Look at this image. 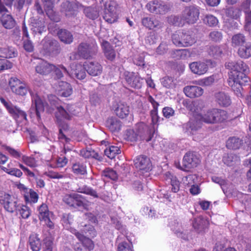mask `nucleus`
I'll list each match as a JSON object with an SVG mask.
<instances>
[{
    "instance_id": "obj_1",
    "label": "nucleus",
    "mask_w": 251,
    "mask_h": 251,
    "mask_svg": "<svg viewBox=\"0 0 251 251\" xmlns=\"http://www.w3.org/2000/svg\"><path fill=\"white\" fill-rule=\"evenodd\" d=\"M226 69L230 70L228 73V85L233 88H237L246 85L250 82V78L247 76L249 72L248 66L243 61L239 60L237 61H230L225 64Z\"/></svg>"
},
{
    "instance_id": "obj_2",
    "label": "nucleus",
    "mask_w": 251,
    "mask_h": 251,
    "mask_svg": "<svg viewBox=\"0 0 251 251\" xmlns=\"http://www.w3.org/2000/svg\"><path fill=\"white\" fill-rule=\"evenodd\" d=\"M16 94L21 96H25L28 92L32 98V106H34L36 116L38 119L40 118V113L44 111V105L39 97L36 94H34L32 91H30L27 84L25 83H21V84L19 85L16 89L12 90Z\"/></svg>"
},
{
    "instance_id": "obj_3",
    "label": "nucleus",
    "mask_w": 251,
    "mask_h": 251,
    "mask_svg": "<svg viewBox=\"0 0 251 251\" xmlns=\"http://www.w3.org/2000/svg\"><path fill=\"white\" fill-rule=\"evenodd\" d=\"M97 51V46L86 42H81L77 47V52L70 54L71 60H78L80 58L89 59L94 55Z\"/></svg>"
},
{
    "instance_id": "obj_4",
    "label": "nucleus",
    "mask_w": 251,
    "mask_h": 251,
    "mask_svg": "<svg viewBox=\"0 0 251 251\" xmlns=\"http://www.w3.org/2000/svg\"><path fill=\"white\" fill-rule=\"evenodd\" d=\"M0 203L10 213L17 211L19 207L17 199L3 191L0 192Z\"/></svg>"
},
{
    "instance_id": "obj_5",
    "label": "nucleus",
    "mask_w": 251,
    "mask_h": 251,
    "mask_svg": "<svg viewBox=\"0 0 251 251\" xmlns=\"http://www.w3.org/2000/svg\"><path fill=\"white\" fill-rule=\"evenodd\" d=\"M146 7L152 13L164 15L170 11L171 6L165 1L154 0L149 2L146 4Z\"/></svg>"
},
{
    "instance_id": "obj_6",
    "label": "nucleus",
    "mask_w": 251,
    "mask_h": 251,
    "mask_svg": "<svg viewBox=\"0 0 251 251\" xmlns=\"http://www.w3.org/2000/svg\"><path fill=\"white\" fill-rule=\"evenodd\" d=\"M201 160L199 156L194 152H188L184 156L182 165L179 168L185 171H189L190 169L196 168L200 164Z\"/></svg>"
},
{
    "instance_id": "obj_7",
    "label": "nucleus",
    "mask_w": 251,
    "mask_h": 251,
    "mask_svg": "<svg viewBox=\"0 0 251 251\" xmlns=\"http://www.w3.org/2000/svg\"><path fill=\"white\" fill-rule=\"evenodd\" d=\"M173 43L179 47H188L192 46L195 40L191 36L186 32H176L172 36Z\"/></svg>"
},
{
    "instance_id": "obj_8",
    "label": "nucleus",
    "mask_w": 251,
    "mask_h": 251,
    "mask_svg": "<svg viewBox=\"0 0 251 251\" xmlns=\"http://www.w3.org/2000/svg\"><path fill=\"white\" fill-rule=\"evenodd\" d=\"M42 49L45 53L56 55L60 53L61 48L59 43L55 40L45 37L41 42Z\"/></svg>"
},
{
    "instance_id": "obj_9",
    "label": "nucleus",
    "mask_w": 251,
    "mask_h": 251,
    "mask_svg": "<svg viewBox=\"0 0 251 251\" xmlns=\"http://www.w3.org/2000/svg\"><path fill=\"white\" fill-rule=\"evenodd\" d=\"M200 10L198 6L190 5L185 8L182 13L181 19L189 24H193L198 21Z\"/></svg>"
},
{
    "instance_id": "obj_10",
    "label": "nucleus",
    "mask_w": 251,
    "mask_h": 251,
    "mask_svg": "<svg viewBox=\"0 0 251 251\" xmlns=\"http://www.w3.org/2000/svg\"><path fill=\"white\" fill-rule=\"evenodd\" d=\"M135 130L139 137L149 142L155 133V127L153 126H149L144 123H140L136 125Z\"/></svg>"
},
{
    "instance_id": "obj_11",
    "label": "nucleus",
    "mask_w": 251,
    "mask_h": 251,
    "mask_svg": "<svg viewBox=\"0 0 251 251\" xmlns=\"http://www.w3.org/2000/svg\"><path fill=\"white\" fill-rule=\"evenodd\" d=\"M117 3L112 0L107 1L105 4L103 19L109 23L115 22L117 18Z\"/></svg>"
},
{
    "instance_id": "obj_12",
    "label": "nucleus",
    "mask_w": 251,
    "mask_h": 251,
    "mask_svg": "<svg viewBox=\"0 0 251 251\" xmlns=\"http://www.w3.org/2000/svg\"><path fill=\"white\" fill-rule=\"evenodd\" d=\"M63 200L69 206L75 208L82 207L85 208L87 206L84 198L78 194L66 195L64 197Z\"/></svg>"
},
{
    "instance_id": "obj_13",
    "label": "nucleus",
    "mask_w": 251,
    "mask_h": 251,
    "mask_svg": "<svg viewBox=\"0 0 251 251\" xmlns=\"http://www.w3.org/2000/svg\"><path fill=\"white\" fill-rule=\"evenodd\" d=\"M0 100L14 119L17 120L20 119V121H26V114L24 111L17 107L10 105L3 98H0Z\"/></svg>"
},
{
    "instance_id": "obj_14",
    "label": "nucleus",
    "mask_w": 251,
    "mask_h": 251,
    "mask_svg": "<svg viewBox=\"0 0 251 251\" xmlns=\"http://www.w3.org/2000/svg\"><path fill=\"white\" fill-rule=\"evenodd\" d=\"M134 166L141 172H148L151 170V164L149 158L145 155L137 156L134 160Z\"/></svg>"
},
{
    "instance_id": "obj_15",
    "label": "nucleus",
    "mask_w": 251,
    "mask_h": 251,
    "mask_svg": "<svg viewBox=\"0 0 251 251\" xmlns=\"http://www.w3.org/2000/svg\"><path fill=\"white\" fill-rule=\"evenodd\" d=\"M124 77L130 87L140 89L142 85V78L133 72H126L124 73Z\"/></svg>"
},
{
    "instance_id": "obj_16",
    "label": "nucleus",
    "mask_w": 251,
    "mask_h": 251,
    "mask_svg": "<svg viewBox=\"0 0 251 251\" xmlns=\"http://www.w3.org/2000/svg\"><path fill=\"white\" fill-rule=\"evenodd\" d=\"M57 110L55 114L56 120L57 117L60 119L63 118L67 120H71L74 112L72 105L67 104L65 107L60 106L57 107Z\"/></svg>"
},
{
    "instance_id": "obj_17",
    "label": "nucleus",
    "mask_w": 251,
    "mask_h": 251,
    "mask_svg": "<svg viewBox=\"0 0 251 251\" xmlns=\"http://www.w3.org/2000/svg\"><path fill=\"white\" fill-rule=\"evenodd\" d=\"M55 69V66L44 60H40L35 67L36 72L43 75L50 74Z\"/></svg>"
},
{
    "instance_id": "obj_18",
    "label": "nucleus",
    "mask_w": 251,
    "mask_h": 251,
    "mask_svg": "<svg viewBox=\"0 0 251 251\" xmlns=\"http://www.w3.org/2000/svg\"><path fill=\"white\" fill-rule=\"evenodd\" d=\"M87 73L91 75L97 76L102 73V68L97 62H90L84 65Z\"/></svg>"
},
{
    "instance_id": "obj_19",
    "label": "nucleus",
    "mask_w": 251,
    "mask_h": 251,
    "mask_svg": "<svg viewBox=\"0 0 251 251\" xmlns=\"http://www.w3.org/2000/svg\"><path fill=\"white\" fill-rule=\"evenodd\" d=\"M71 232L73 234L75 235L76 238L82 243L83 245L89 251H92L94 249L95 247L94 243L89 238L86 237L75 229H72Z\"/></svg>"
},
{
    "instance_id": "obj_20",
    "label": "nucleus",
    "mask_w": 251,
    "mask_h": 251,
    "mask_svg": "<svg viewBox=\"0 0 251 251\" xmlns=\"http://www.w3.org/2000/svg\"><path fill=\"white\" fill-rule=\"evenodd\" d=\"M191 71L197 75H202L206 73L208 70L207 65L203 62H194L189 64Z\"/></svg>"
},
{
    "instance_id": "obj_21",
    "label": "nucleus",
    "mask_w": 251,
    "mask_h": 251,
    "mask_svg": "<svg viewBox=\"0 0 251 251\" xmlns=\"http://www.w3.org/2000/svg\"><path fill=\"white\" fill-rule=\"evenodd\" d=\"M30 29L34 34H39L45 31V22L39 19H31Z\"/></svg>"
},
{
    "instance_id": "obj_22",
    "label": "nucleus",
    "mask_w": 251,
    "mask_h": 251,
    "mask_svg": "<svg viewBox=\"0 0 251 251\" xmlns=\"http://www.w3.org/2000/svg\"><path fill=\"white\" fill-rule=\"evenodd\" d=\"M57 124L59 126V133L58 138L60 140H64L66 143H69L71 141V139L67 137L63 133V131H68L69 129V125L67 123L63 121L57 117Z\"/></svg>"
},
{
    "instance_id": "obj_23",
    "label": "nucleus",
    "mask_w": 251,
    "mask_h": 251,
    "mask_svg": "<svg viewBox=\"0 0 251 251\" xmlns=\"http://www.w3.org/2000/svg\"><path fill=\"white\" fill-rule=\"evenodd\" d=\"M115 113L121 118H126L129 113V108L124 102L120 101L115 105Z\"/></svg>"
},
{
    "instance_id": "obj_24",
    "label": "nucleus",
    "mask_w": 251,
    "mask_h": 251,
    "mask_svg": "<svg viewBox=\"0 0 251 251\" xmlns=\"http://www.w3.org/2000/svg\"><path fill=\"white\" fill-rule=\"evenodd\" d=\"M183 91L187 97L191 98L200 97L203 93V90L197 86H186Z\"/></svg>"
},
{
    "instance_id": "obj_25",
    "label": "nucleus",
    "mask_w": 251,
    "mask_h": 251,
    "mask_svg": "<svg viewBox=\"0 0 251 251\" xmlns=\"http://www.w3.org/2000/svg\"><path fill=\"white\" fill-rule=\"evenodd\" d=\"M0 24L6 29H12L16 25V22L10 14H2L0 17Z\"/></svg>"
},
{
    "instance_id": "obj_26",
    "label": "nucleus",
    "mask_w": 251,
    "mask_h": 251,
    "mask_svg": "<svg viewBox=\"0 0 251 251\" xmlns=\"http://www.w3.org/2000/svg\"><path fill=\"white\" fill-rule=\"evenodd\" d=\"M142 25L149 29L160 28L162 26V23L159 21L150 17H145L142 20Z\"/></svg>"
},
{
    "instance_id": "obj_27",
    "label": "nucleus",
    "mask_w": 251,
    "mask_h": 251,
    "mask_svg": "<svg viewBox=\"0 0 251 251\" xmlns=\"http://www.w3.org/2000/svg\"><path fill=\"white\" fill-rule=\"evenodd\" d=\"M102 45L105 57L110 61H113L116 56L115 50L107 41H103Z\"/></svg>"
},
{
    "instance_id": "obj_28",
    "label": "nucleus",
    "mask_w": 251,
    "mask_h": 251,
    "mask_svg": "<svg viewBox=\"0 0 251 251\" xmlns=\"http://www.w3.org/2000/svg\"><path fill=\"white\" fill-rule=\"evenodd\" d=\"M216 101L218 104L223 106H227L230 105L231 100L229 96L223 92H219L215 94Z\"/></svg>"
},
{
    "instance_id": "obj_29",
    "label": "nucleus",
    "mask_w": 251,
    "mask_h": 251,
    "mask_svg": "<svg viewBox=\"0 0 251 251\" xmlns=\"http://www.w3.org/2000/svg\"><path fill=\"white\" fill-rule=\"evenodd\" d=\"M57 34L60 41L65 44H70L73 41V35L71 32L66 29H60L58 31Z\"/></svg>"
},
{
    "instance_id": "obj_30",
    "label": "nucleus",
    "mask_w": 251,
    "mask_h": 251,
    "mask_svg": "<svg viewBox=\"0 0 251 251\" xmlns=\"http://www.w3.org/2000/svg\"><path fill=\"white\" fill-rule=\"evenodd\" d=\"M208 225V222L201 216L195 218L192 222L194 228L198 232L202 231Z\"/></svg>"
},
{
    "instance_id": "obj_31",
    "label": "nucleus",
    "mask_w": 251,
    "mask_h": 251,
    "mask_svg": "<svg viewBox=\"0 0 251 251\" xmlns=\"http://www.w3.org/2000/svg\"><path fill=\"white\" fill-rule=\"evenodd\" d=\"M106 126L112 132H118L121 128V121L116 118H110L106 121Z\"/></svg>"
},
{
    "instance_id": "obj_32",
    "label": "nucleus",
    "mask_w": 251,
    "mask_h": 251,
    "mask_svg": "<svg viewBox=\"0 0 251 251\" xmlns=\"http://www.w3.org/2000/svg\"><path fill=\"white\" fill-rule=\"evenodd\" d=\"M215 108L208 110L202 115H201L200 120L207 124H215Z\"/></svg>"
},
{
    "instance_id": "obj_33",
    "label": "nucleus",
    "mask_w": 251,
    "mask_h": 251,
    "mask_svg": "<svg viewBox=\"0 0 251 251\" xmlns=\"http://www.w3.org/2000/svg\"><path fill=\"white\" fill-rule=\"evenodd\" d=\"M165 179L170 180L172 186L171 190L174 193H177L179 190L180 183L176 176H173L171 173L168 172L165 174Z\"/></svg>"
},
{
    "instance_id": "obj_34",
    "label": "nucleus",
    "mask_w": 251,
    "mask_h": 251,
    "mask_svg": "<svg viewBox=\"0 0 251 251\" xmlns=\"http://www.w3.org/2000/svg\"><path fill=\"white\" fill-rule=\"evenodd\" d=\"M30 249L32 251H40L41 248V242L36 234L30 235L28 240Z\"/></svg>"
},
{
    "instance_id": "obj_35",
    "label": "nucleus",
    "mask_w": 251,
    "mask_h": 251,
    "mask_svg": "<svg viewBox=\"0 0 251 251\" xmlns=\"http://www.w3.org/2000/svg\"><path fill=\"white\" fill-rule=\"evenodd\" d=\"M243 144V141L237 137H229L226 142V147L230 150L239 149Z\"/></svg>"
},
{
    "instance_id": "obj_36",
    "label": "nucleus",
    "mask_w": 251,
    "mask_h": 251,
    "mask_svg": "<svg viewBox=\"0 0 251 251\" xmlns=\"http://www.w3.org/2000/svg\"><path fill=\"white\" fill-rule=\"evenodd\" d=\"M86 69L85 66L83 67L81 65L76 66V68L70 73V76L72 77H75L78 79L82 80L86 77Z\"/></svg>"
},
{
    "instance_id": "obj_37",
    "label": "nucleus",
    "mask_w": 251,
    "mask_h": 251,
    "mask_svg": "<svg viewBox=\"0 0 251 251\" xmlns=\"http://www.w3.org/2000/svg\"><path fill=\"white\" fill-rule=\"evenodd\" d=\"M224 163L228 166H232L238 164L240 162V158L233 153L227 154L223 157Z\"/></svg>"
},
{
    "instance_id": "obj_38",
    "label": "nucleus",
    "mask_w": 251,
    "mask_h": 251,
    "mask_svg": "<svg viewBox=\"0 0 251 251\" xmlns=\"http://www.w3.org/2000/svg\"><path fill=\"white\" fill-rule=\"evenodd\" d=\"M17 52L15 50L10 47L0 48V56L5 58H10L17 56Z\"/></svg>"
},
{
    "instance_id": "obj_39",
    "label": "nucleus",
    "mask_w": 251,
    "mask_h": 251,
    "mask_svg": "<svg viewBox=\"0 0 251 251\" xmlns=\"http://www.w3.org/2000/svg\"><path fill=\"white\" fill-rule=\"evenodd\" d=\"M72 171L76 175H85L87 174L86 165L80 162H76L73 164Z\"/></svg>"
},
{
    "instance_id": "obj_40",
    "label": "nucleus",
    "mask_w": 251,
    "mask_h": 251,
    "mask_svg": "<svg viewBox=\"0 0 251 251\" xmlns=\"http://www.w3.org/2000/svg\"><path fill=\"white\" fill-rule=\"evenodd\" d=\"M215 124L225 122L228 119L226 111L218 108H215Z\"/></svg>"
},
{
    "instance_id": "obj_41",
    "label": "nucleus",
    "mask_w": 251,
    "mask_h": 251,
    "mask_svg": "<svg viewBox=\"0 0 251 251\" xmlns=\"http://www.w3.org/2000/svg\"><path fill=\"white\" fill-rule=\"evenodd\" d=\"M60 94L62 96L67 97L72 93V88L71 85L67 82L62 81L59 85Z\"/></svg>"
},
{
    "instance_id": "obj_42",
    "label": "nucleus",
    "mask_w": 251,
    "mask_h": 251,
    "mask_svg": "<svg viewBox=\"0 0 251 251\" xmlns=\"http://www.w3.org/2000/svg\"><path fill=\"white\" fill-rule=\"evenodd\" d=\"M246 37L243 34L238 33L234 35L231 39V44L233 47L242 46L246 43Z\"/></svg>"
},
{
    "instance_id": "obj_43",
    "label": "nucleus",
    "mask_w": 251,
    "mask_h": 251,
    "mask_svg": "<svg viewBox=\"0 0 251 251\" xmlns=\"http://www.w3.org/2000/svg\"><path fill=\"white\" fill-rule=\"evenodd\" d=\"M237 53L242 58L247 59L251 57V45L241 46L239 48Z\"/></svg>"
},
{
    "instance_id": "obj_44",
    "label": "nucleus",
    "mask_w": 251,
    "mask_h": 251,
    "mask_svg": "<svg viewBox=\"0 0 251 251\" xmlns=\"http://www.w3.org/2000/svg\"><path fill=\"white\" fill-rule=\"evenodd\" d=\"M207 52L208 55L215 58L220 57L223 51L221 47L218 46H210L207 49Z\"/></svg>"
},
{
    "instance_id": "obj_45",
    "label": "nucleus",
    "mask_w": 251,
    "mask_h": 251,
    "mask_svg": "<svg viewBox=\"0 0 251 251\" xmlns=\"http://www.w3.org/2000/svg\"><path fill=\"white\" fill-rule=\"evenodd\" d=\"M226 15L230 18L237 19L241 15V11L240 9L231 7L225 9Z\"/></svg>"
},
{
    "instance_id": "obj_46",
    "label": "nucleus",
    "mask_w": 251,
    "mask_h": 251,
    "mask_svg": "<svg viewBox=\"0 0 251 251\" xmlns=\"http://www.w3.org/2000/svg\"><path fill=\"white\" fill-rule=\"evenodd\" d=\"M120 153V148L115 146H110L104 151L105 154L110 159L114 158L116 155Z\"/></svg>"
},
{
    "instance_id": "obj_47",
    "label": "nucleus",
    "mask_w": 251,
    "mask_h": 251,
    "mask_svg": "<svg viewBox=\"0 0 251 251\" xmlns=\"http://www.w3.org/2000/svg\"><path fill=\"white\" fill-rule=\"evenodd\" d=\"M39 218L42 220L50 217L51 213L49 211L48 206L45 204H42L39 208Z\"/></svg>"
},
{
    "instance_id": "obj_48",
    "label": "nucleus",
    "mask_w": 251,
    "mask_h": 251,
    "mask_svg": "<svg viewBox=\"0 0 251 251\" xmlns=\"http://www.w3.org/2000/svg\"><path fill=\"white\" fill-rule=\"evenodd\" d=\"M53 71L55 73V77L58 79L61 78L63 76L64 74L69 76L70 75V73L68 71L66 68L62 65H59V68L55 66V69Z\"/></svg>"
},
{
    "instance_id": "obj_49",
    "label": "nucleus",
    "mask_w": 251,
    "mask_h": 251,
    "mask_svg": "<svg viewBox=\"0 0 251 251\" xmlns=\"http://www.w3.org/2000/svg\"><path fill=\"white\" fill-rule=\"evenodd\" d=\"M77 192L81 193H84L87 195H90L94 198H98L99 196L97 192L87 186H83L79 187L77 189Z\"/></svg>"
},
{
    "instance_id": "obj_50",
    "label": "nucleus",
    "mask_w": 251,
    "mask_h": 251,
    "mask_svg": "<svg viewBox=\"0 0 251 251\" xmlns=\"http://www.w3.org/2000/svg\"><path fill=\"white\" fill-rule=\"evenodd\" d=\"M84 12L86 17L92 20L97 19L99 15L98 10L96 8L91 7L85 8Z\"/></svg>"
},
{
    "instance_id": "obj_51",
    "label": "nucleus",
    "mask_w": 251,
    "mask_h": 251,
    "mask_svg": "<svg viewBox=\"0 0 251 251\" xmlns=\"http://www.w3.org/2000/svg\"><path fill=\"white\" fill-rule=\"evenodd\" d=\"M81 231L85 234L88 233L87 235L92 238H94L97 235V231L94 226L91 225H85L83 226Z\"/></svg>"
},
{
    "instance_id": "obj_52",
    "label": "nucleus",
    "mask_w": 251,
    "mask_h": 251,
    "mask_svg": "<svg viewBox=\"0 0 251 251\" xmlns=\"http://www.w3.org/2000/svg\"><path fill=\"white\" fill-rule=\"evenodd\" d=\"M204 23L209 26H215L218 23L217 18L212 15H207L203 19Z\"/></svg>"
},
{
    "instance_id": "obj_53",
    "label": "nucleus",
    "mask_w": 251,
    "mask_h": 251,
    "mask_svg": "<svg viewBox=\"0 0 251 251\" xmlns=\"http://www.w3.org/2000/svg\"><path fill=\"white\" fill-rule=\"evenodd\" d=\"M209 38L213 42H220L223 38V35L221 32L217 30H214L210 32L209 34Z\"/></svg>"
},
{
    "instance_id": "obj_54",
    "label": "nucleus",
    "mask_w": 251,
    "mask_h": 251,
    "mask_svg": "<svg viewBox=\"0 0 251 251\" xmlns=\"http://www.w3.org/2000/svg\"><path fill=\"white\" fill-rule=\"evenodd\" d=\"M187 51L186 50H173L171 56L173 58L179 59L187 55Z\"/></svg>"
},
{
    "instance_id": "obj_55",
    "label": "nucleus",
    "mask_w": 251,
    "mask_h": 251,
    "mask_svg": "<svg viewBox=\"0 0 251 251\" xmlns=\"http://www.w3.org/2000/svg\"><path fill=\"white\" fill-rule=\"evenodd\" d=\"M163 86L167 88H172L175 86V82L173 78L170 76H165L162 79Z\"/></svg>"
},
{
    "instance_id": "obj_56",
    "label": "nucleus",
    "mask_w": 251,
    "mask_h": 251,
    "mask_svg": "<svg viewBox=\"0 0 251 251\" xmlns=\"http://www.w3.org/2000/svg\"><path fill=\"white\" fill-rule=\"evenodd\" d=\"M19 214L21 215L23 218L26 219L29 217L30 215L29 208L25 205H20L18 208Z\"/></svg>"
},
{
    "instance_id": "obj_57",
    "label": "nucleus",
    "mask_w": 251,
    "mask_h": 251,
    "mask_svg": "<svg viewBox=\"0 0 251 251\" xmlns=\"http://www.w3.org/2000/svg\"><path fill=\"white\" fill-rule=\"evenodd\" d=\"M29 197L25 195V199L26 201H29L30 202H37L38 199V195L37 193L32 189H30L29 191Z\"/></svg>"
},
{
    "instance_id": "obj_58",
    "label": "nucleus",
    "mask_w": 251,
    "mask_h": 251,
    "mask_svg": "<svg viewBox=\"0 0 251 251\" xmlns=\"http://www.w3.org/2000/svg\"><path fill=\"white\" fill-rule=\"evenodd\" d=\"M126 139L131 142L136 141L138 140L139 136L136 131L133 129H128L126 130Z\"/></svg>"
},
{
    "instance_id": "obj_59",
    "label": "nucleus",
    "mask_w": 251,
    "mask_h": 251,
    "mask_svg": "<svg viewBox=\"0 0 251 251\" xmlns=\"http://www.w3.org/2000/svg\"><path fill=\"white\" fill-rule=\"evenodd\" d=\"M23 161L27 166L30 167L36 166V162L34 158L23 155L22 157Z\"/></svg>"
},
{
    "instance_id": "obj_60",
    "label": "nucleus",
    "mask_w": 251,
    "mask_h": 251,
    "mask_svg": "<svg viewBox=\"0 0 251 251\" xmlns=\"http://www.w3.org/2000/svg\"><path fill=\"white\" fill-rule=\"evenodd\" d=\"M103 176L115 180L118 177L116 172L111 169H106L103 172Z\"/></svg>"
},
{
    "instance_id": "obj_61",
    "label": "nucleus",
    "mask_w": 251,
    "mask_h": 251,
    "mask_svg": "<svg viewBox=\"0 0 251 251\" xmlns=\"http://www.w3.org/2000/svg\"><path fill=\"white\" fill-rule=\"evenodd\" d=\"M12 63L5 59H0V72L11 68Z\"/></svg>"
},
{
    "instance_id": "obj_62",
    "label": "nucleus",
    "mask_w": 251,
    "mask_h": 251,
    "mask_svg": "<svg viewBox=\"0 0 251 251\" xmlns=\"http://www.w3.org/2000/svg\"><path fill=\"white\" fill-rule=\"evenodd\" d=\"M44 248L43 250L52 251L53 239L51 237H47L44 240Z\"/></svg>"
},
{
    "instance_id": "obj_63",
    "label": "nucleus",
    "mask_w": 251,
    "mask_h": 251,
    "mask_svg": "<svg viewBox=\"0 0 251 251\" xmlns=\"http://www.w3.org/2000/svg\"><path fill=\"white\" fill-rule=\"evenodd\" d=\"M5 150L13 157L16 158H19L21 156V153L10 147L4 146H3Z\"/></svg>"
},
{
    "instance_id": "obj_64",
    "label": "nucleus",
    "mask_w": 251,
    "mask_h": 251,
    "mask_svg": "<svg viewBox=\"0 0 251 251\" xmlns=\"http://www.w3.org/2000/svg\"><path fill=\"white\" fill-rule=\"evenodd\" d=\"M132 250L131 244L126 242H122L118 246V251H129Z\"/></svg>"
}]
</instances>
